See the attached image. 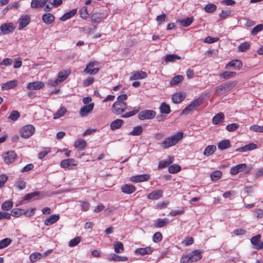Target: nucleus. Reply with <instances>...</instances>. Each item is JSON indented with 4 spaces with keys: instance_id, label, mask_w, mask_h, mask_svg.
<instances>
[{
    "instance_id": "obj_1",
    "label": "nucleus",
    "mask_w": 263,
    "mask_h": 263,
    "mask_svg": "<svg viewBox=\"0 0 263 263\" xmlns=\"http://www.w3.org/2000/svg\"><path fill=\"white\" fill-rule=\"evenodd\" d=\"M183 135L182 132H178L176 134L163 140L161 143V146L164 149H166L175 145L183 138Z\"/></svg>"
},
{
    "instance_id": "obj_2",
    "label": "nucleus",
    "mask_w": 263,
    "mask_h": 263,
    "mask_svg": "<svg viewBox=\"0 0 263 263\" xmlns=\"http://www.w3.org/2000/svg\"><path fill=\"white\" fill-rule=\"evenodd\" d=\"M201 253V251L200 250H196L187 255L183 256L180 259V262L181 263H192L199 260L202 257Z\"/></svg>"
},
{
    "instance_id": "obj_3",
    "label": "nucleus",
    "mask_w": 263,
    "mask_h": 263,
    "mask_svg": "<svg viewBox=\"0 0 263 263\" xmlns=\"http://www.w3.org/2000/svg\"><path fill=\"white\" fill-rule=\"evenodd\" d=\"M237 81H228L223 83L216 87V90L219 95L224 94L231 90L235 86Z\"/></svg>"
},
{
    "instance_id": "obj_4",
    "label": "nucleus",
    "mask_w": 263,
    "mask_h": 263,
    "mask_svg": "<svg viewBox=\"0 0 263 263\" xmlns=\"http://www.w3.org/2000/svg\"><path fill=\"white\" fill-rule=\"evenodd\" d=\"M203 97H199L194 100L183 110H182L181 115H188L190 112L194 110L196 108L201 105L203 102Z\"/></svg>"
},
{
    "instance_id": "obj_5",
    "label": "nucleus",
    "mask_w": 263,
    "mask_h": 263,
    "mask_svg": "<svg viewBox=\"0 0 263 263\" xmlns=\"http://www.w3.org/2000/svg\"><path fill=\"white\" fill-rule=\"evenodd\" d=\"M113 112L117 115H122L127 109V104L122 101H116L112 105Z\"/></svg>"
},
{
    "instance_id": "obj_6",
    "label": "nucleus",
    "mask_w": 263,
    "mask_h": 263,
    "mask_svg": "<svg viewBox=\"0 0 263 263\" xmlns=\"http://www.w3.org/2000/svg\"><path fill=\"white\" fill-rule=\"evenodd\" d=\"M35 132V128L32 125L24 126L20 131L21 136L25 138H28L32 136Z\"/></svg>"
},
{
    "instance_id": "obj_7",
    "label": "nucleus",
    "mask_w": 263,
    "mask_h": 263,
    "mask_svg": "<svg viewBox=\"0 0 263 263\" xmlns=\"http://www.w3.org/2000/svg\"><path fill=\"white\" fill-rule=\"evenodd\" d=\"M155 116V111L152 110H144L140 112L138 115V118L140 120L152 119H153Z\"/></svg>"
},
{
    "instance_id": "obj_8",
    "label": "nucleus",
    "mask_w": 263,
    "mask_h": 263,
    "mask_svg": "<svg viewBox=\"0 0 263 263\" xmlns=\"http://www.w3.org/2000/svg\"><path fill=\"white\" fill-rule=\"evenodd\" d=\"M14 28L15 27L12 23L4 24L0 27V30L3 34H8L12 32Z\"/></svg>"
},
{
    "instance_id": "obj_9",
    "label": "nucleus",
    "mask_w": 263,
    "mask_h": 263,
    "mask_svg": "<svg viewBox=\"0 0 263 263\" xmlns=\"http://www.w3.org/2000/svg\"><path fill=\"white\" fill-rule=\"evenodd\" d=\"M16 155L13 151H9L4 155V160L7 164L13 163L16 159Z\"/></svg>"
},
{
    "instance_id": "obj_10",
    "label": "nucleus",
    "mask_w": 263,
    "mask_h": 263,
    "mask_svg": "<svg viewBox=\"0 0 263 263\" xmlns=\"http://www.w3.org/2000/svg\"><path fill=\"white\" fill-rule=\"evenodd\" d=\"M242 66L241 62L238 60H234L230 62L225 67L226 69H229L233 68V69H240Z\"/></svg>"
},
{
    "instance_id": "obj_11",
    "label": "nucleus",
    "mask_w": 263,
    "mask_h": 263,
    "mask_svg": "<svg viewBox=\"0 0 263 263\" xmlns=\"http://www.w3.org/2000/svg\"><path fill=\"white\" fill-rule=\"evenodd\" d=\"M147 74L145 72L142 71H133L130 77V80H135L139 79H145L147 77Z\"/></svg>"
},
{
    "instance_id": "obj_12",
    "label": "nucleus",
    "mask_w": 263,
    "mask_h": 263,
    "mask_svg": "<svg viewBox=\"0 0 263 263\" xmlns=\"http://www.w3.org/2000/svg\"><path fill=\"white\" fill-rule=\"evenodd\" d=\"M94 107L93 103H90L82 107L80 111V114L82 117L86 116L91 112Z\"/></svg>"
},
{
    "instance_id": "obj_13",
    "label": "nucleus",
    "mask_w": 263,
    "mask_h": 263,
    "mask_svg": "<svg viewBox=\"0 0 263 263\" xmlns=\"http://www.w3.org/2000/svg\"><path fill=\"white\" fill-rule=\"evenodd\" d=\"M60 165L62 168L71 169L72 166L76 165V163L74 159H67L62 161Z\"/></svg>"
},
{
    "instance_id": "obj_14",
    "label": "nucleus",
    "mask_w": 263,
    "mask_h": 263,
    "mask_svg": "<svg viewBox=\"0 0 263 263\" xmlns=\"http://www.w3.org/2000/svg\"><path fill=\"white\" fill-rule=\"evenodd\" d=\"M44 83L42 82L36 81L29 83L27 88L29 90H38L44 87Z\"/></svg>"
},
{
    "instance_id": "obj_15",
    "label": "nucleus",
    "mask_w": 263,
    "mask_h": 263,
    "mask_svg": "<svg viewBox=\"0 0 263 263\" xmlns=\"http://www.w3.org/2000/svg\"><path fill=\"white\" fill-rule=\"evenodd\" d=\"M30 17L28 15H23L22 16L19 20V27L18 29L21 30L27 26L30 22Z\"/></svg>"
},
{
    "instance_id": "obj_16",
    "label": "nucleus",
    "mask_w": 263,
    "mask_h": 263,
    "mask_svg": "<svg viewBox=\"0 0 263 263\" xmlns=\"http://www.w3.org/2000/svg\"><path fill=\"white\" fill-rule=\"evenodd\" d=\"M48 1V0H32L30 6L33 9L43 8Z\"/></svg>"
},
{
    "instance_id": "obj_17",
    "label": "nucleus",
    "mask_w": 263,
    "mask_h": 263,
    "mask_svg": "<svg viewBox=\"0 0 263 263\" xmlns=\"http://www.w3.org/2000/svg\"><path fill=\"white\" fill-rule=\"evenodd\" d=\"M163 196V191L161 190H155L147 196V198L151 200H156L160 198Z\"/></svg>"
},
{
    "instance_id": "obj_18",
    "label": "nucleus",
    "mask_w": 263,
    "mask_h": 263,
    "mask_svg": "<svg viewBox=\"0 0 263 263\" xmlns=\"http://www.w3.org/2000/svg\"><path fill=\"white\" fill-rule=\"evenodd\" d=\"M106 17V15L103 12L94 13L91 15V20L92 22L99 23Z\"/></svg>"
},
{
    "instance_id": "obj_19",
    "label": "nucleus",
    "mask_w": 263,
    "mask_h": 263,
    "mask_svg": "<svg viewBox=\"0 0 263 263\" xmlns=\"http://www.w3.org/2000/svg\"><path fill=\"white\" fill-rule=\"evenodd\" d=\"M185 95L182 92H177L173 95L172 97V101L176 104H179L184 100Z\"/></svg>"
},
{
    "instance_id": "obj_20",
    "label": "nucleus",
    "mask_w": 263,
    "mask_h": 263,
    "mask_svg": "<svg viewBox=\"0 0 263 263\" xmlns=\"http://www.w3.org/2000/svg\"><path fill=\"white\" fill-rule=\"evenodd\" d=\"M247 165L245 163L238 164L231 168L230 173L231 175H234L239 172L243 171L247 168Z\"/></svg>"
},
{
    "instance_id": "obj_21",
    "label": "nucleus",
    "mask_w": 263,
    "mask_h": 263,
    "mask_svg": "<svg viewBox=\"0 0 263 263\" xmlns=\"http://www.w3.org/2000/svg\"><path fill=\"white\" fill-rule=\"evenodd\" d=\"M149 178L150 177L148 175L142 174L132 177L131 180L134 182H140L147 181Z\"/></svg>"
},
{
    "instance_id": "obj_22",
    "label": "nucleus",
    "mask_w": 263,
    "mask_h": 263,
    "mask_svg": "<svg viewBox=\"0 0 263 263\" xmlns=\"http://www.w3.org/2000/svg\"><path fill=\"white\" fill-rule=\"evenodd\" d=\"M154 251V248L151 247H147L145 248H139L136 250L135 253L139 254L142 255L146 254H150Z\"/></svg>"
},
{
    "instance_id": "obj_23",
    "label": "nucleus",
    "mask_w": 263,
    "mask_h": 263,
    "mask_svg": "<svg viewBox=\"0 0 263 263\" xmlns=\"http://www.w3.org/2000/svg\"><path fill=\"white\" fill-rule=\"evenodd\" d=\"M60 219L59 215H50L48 218H46L44 221V224L46 226H50L54 223H55L57 221H58Z\"/></svg>"
},
{
    "instance_id": "obj_24",
    "label": "nucleus",
    "mask_w": 263,
    "mask_h": 263,
    "mask_svg": "<svg viewBox=\"0 0 263 263\" xmlns=\"http://www.w3.org/2000/svg\"><path fill=\"white\" fill-rule=\"evenodd\" d=\"M257 148V145L253 143H251L247 145H245L243 147H239L236 149V151L239 152H246L249 151H252L255 149Z\"/></svg>"
},
{
    "instance_id": "obj_25",
    "label": "nucleus",
    "mask_w": 263,
    "mask_h": 263,
    "mask_svg": "<svg viewBox=\"0 0 263 263\" xmlns=\"http://www.w3.org/2000/svg\"><path fill=\"white\" fill-rule=\"evenodd\" d=\"M95 64V62H90L87 66L84 71L87 73L91 74H95L98 72L99 69L98 68H95L91 69V67H93Z\"/></svg>"
},
{
    "instance_id": "obj_26",
    "label": "nucleus",
    "mask_w": 263,
    "mask_h": 263,
    "mask_svg": "<svg viewBox=\"0 0 263 263\" xmlns=\"http://www.w3.org/2000/svg\"><path fill=\"white\" fill-rule=\"evenodd\" d=\"M54 20V15L49 13H45L42 16L43 22L48 25L53 23Z\"/></svg>"
},
{
    "instance_id": "obj_27",
    "label": "nucleus",
    "mask_w": 263,
    "mask_h": 263,
    "mask_svg": "<svg viewBox=\"0 0 263 263\" xmlns=\"http://www.w3.org/2000/svg\"><path fill=\"white\" fill-rule=\"evenodd\" d=\"M123 122L124 121L121 119H116L111 122L110 124V128L113 131L119 129L121 127Z\"/></svg>"
},
{
    "instance_id": "obj_28",
    "label": "nucleus",
    "mask_w": 263,
    "mask_h": 263,
    "mask_svg": "<svg viewBox=\"0 0 263 263\" xmlns=\"http://www.w3.org/2000/svg\"><path fill=\"white\" fill-rule=\"evenodd\" d=\"M173 161L174 158L172 157H168L166 160L161 161L158 164V169L161 170L167 167L172 163Z\"/></svg>"
},
{
    "instance_id": "obj_29",
    "label": "nucleus",
    "mask_w": 263,
    "mask_h": 263,
    "mask_svg": "<svg viewBox=\"0 0 263 263\" xmlns=\"http://www.w3.org/2000/svg\"><path fill=\"white\" fill-rule=\"evenodd\" d=\"M17 84V81L16 80H12L8 81L6 83L2 84V89L3 90H8L9 89L14 88Z\"/></svg>"
},
{
    "instance_id": "obj_30",
    "label": "nucleus",
    "mask_w": 263,
    "mask_h": 263,
    "mask_svg": "<svg viewBox=\"0 0 263 263\" xmlns=\"http://www.w3.org/2000/svg\"><path fill=\"white\" fill-rule=\"evenodd\" d=\"M193 17H187L182 20H179L177 21V23L181 26L186 27L189 26L193 22Z\"/></svg>"
},
{
    "instance_id": "obj_31",
    "label": "nucleus",
    "mask_w": 263,
    "mask_h": 263,
    "mask_svg": "<svg viewBox=\"0 0 263 263\" xmlns=\"http://www.w3.org/2000/svg\"><path fill=\"white\" fill-rule=\"evenodd\" d=\"M122 192L125 194H132L134 193L135 190V187L131 184H125L121 187Z\"/></svg>"
},
{
    "instance_id": "obj_32",
    "label": "nucleus",
    "mask_w": 263,
    "mask_h": 263,
    "mask_svg": "<svg viewBox=\"0 0 263 263\" xmlns=\"http://www.w3.org/2000/svg\"><path fill=\"white\" fill-rule=\"evenodd\" d=\"M77 12V9H73L70 11L65 13L61 18L60 21H65L73 16Z\"/></svg>"
},
{
    "instance_id": "obj_33",
    "label": "nucleus",
    "mask_w": 263,
    "mask_h": 263,
    "mask_svg": "<svg viewBox=\"0 0 263 263\" xmlns=\"http://www.w3.org/2000/svg\"><path fill=\"white\" fill-rule=\"evenodd\" d=\"M224 116L222 112H220L215 115L212 120L213 123L215 125L218 124L223 122Z\"/></svg>"
},
{
    "instance_id": "obj_34",
    "label": "nucleus",
    "mask_w": 263,
    "mask_h": 263,
    "mask_svg": "<svg viewBox=\"0 0 263 263\" xmlns=\"http://www.w3.org/2000/svg\"><path fill=\"white\" fill-rule=\"evenodd\" d=\"M217 146L218 149L224 150L231 146L230 142L229 140H222L218 143Z\"/></svg>"
},
{
    "instance_id": "obj_35",
    "label": "nucleus",
    "mask_w": 263,
    "mask_h": 263,
    "mask_svg": "<svg viewBox=\"0 0 263 263\" xmlns=\"http://www.w3.org/2000/svg\"><path fill=\"white\" fill-rule=\"evenodd\" d=\"M143 133V128L141 126H137L133 128L132 131L129 132L128 135L132 136H140Z\"/></svg>"
},
{
    "instance_id": "obj_36",
    "label": "nucleus",
    "mask_w": 263,
    "mask_h": 263,
    "mask_svg": "<svg viewBox=\"0 0 263 263\" xmlns=\"http://www.w3.org/2000/svg\"><path fill=\"white\" fill-rule=\"evenodd\" d=\"M216 150V146L214 145H209L206 146L203 152V155L209 156L213 154Z\"/></svg>"
},
{
    "instance_id": "obj_37",
    "label": "nucleus",
    "mask_w": 263,
    "mask_h": 263,
    "mask_svg": "<svg viewBox=\"0 0 263 263\" xmlns=\"http://www.w3.org/2000/svg\"><path fill=\"white\" fill-rule=\"evenodd\" d=\"M140 110V107H139V106L135 107L134 108V109L132 111L125 113L124 114H123L121 116V117L126 118H129V117L134 116L135 115H136L138 112H139Z\"/></svg>"
},
{
    "instance_id": "obj_38",
    "label": "nucleus",
    "mask_w": 263,
    "mask_h": 263,
    "mask_svg": "<svg viewBox=\"0 0 263 263\" xmlns=\"http://www.w3.org/2000/svg\"><path fill=\"white\" fill-rule=\"evenodd\" d=\"M160 111L162 114H168L171 112L170 106L165 102L162 103L160 107Z\"/></svg>"
},
{
    "instance_id": "obj_39",
    "label": "nucleus",
    "mask_w": 263,
    "mask_h": 263,
    "mask_svg": "<svg viewBox=\"0 0 263 263\" xmlns=\"http://www.w3.org/2000/svg\"><path fill=\"white\" fill-rule=\"evenodd\" d=\"M109 259L116 261H123L127 260V257L126 256H120L115 254H112L109 256Z\"/></svg>"
},
{
    "instance_id": "obj_40",
    "label": "nucleus",
    "mask_w": 263,
    "mask_h": 263,
    "mask_svg": "<svg viewBox=\"0 0 263 263\" xmlns=\"http://www.w3.org/2000/svg\"><path fill=\"white\" fill-rule=\"evenodd\" d=\"M180 59V57L176 54H167L165 57L164 61L166 63L173 62Z\"/></svg>"
},
{
    "instance_id": "obj_41",
    "label": "nucleus",
    "mask_w": 263,
    "mask_h": 263,
    "mask_svg": "<svg viewBox=\"0 0 263 263\" xmlns=\"http://www.w3.org/2000/svg\"><path fill=\"white\" fill-rule=\"evenodd\" d=\"M183 80V77L181 75H177L174 77L171 81L170 82V84L172 86L177 85L182 82Z\"/></svg>"
},
{
    "instance_id": "obj_42",
    "label": "nucleus",
    "mask_w": 263,
    "mask_h": 263,
    "mask_svg": "<svg viewBox=\"0 0 263 263\" xmlns=\"http://www.w3.org/2000/svg\"><path fill=\"white\" fill-rule=\"evenodd\" d=\"M260 238L261 235L258 234L253 237L251 239V242L256 249H257V246H259V243L260 242Z\"/></svg>"
},
{
    "instance_id": "obj_43",
    "label": "nucleus",
    "mask_w": 263,
    "mask_h": 263,
    "mask_svg": "<svg viewBox=\"0 0 263 263\" xmlns=\"http://www.w3.org/2000/svg\"><path fill=\"white\" fill-rule=\"evenodd\" d=\"M169 222V219L165 218L164 219H158L155 224V227L157 228H162Z\"/></svg>"
},
{
    "instance_id": "obj_44",
    "label": "nucleus",
    "mask_w": 263,
    "mask_h": 263,
    "mask_svg": "<svg viewBox=\"0 0 263 263\" xmlns=\"http://www.w3.org/2000/svg\"><path fill=\"white\" fill-rule=\"evenodd\" d=\"M236 74V72L233 71H224L221 73L220 76L224 79H229L234 77Z\"/></svg>"
},
{
    "instance_id": "obj_45",
    "label": "nucleus",
    "mask_w": 263,
    "mask_h": 263,
    "mask_svg": "<svg viewBox=\"0 0 263 263\" xmlns=\"http://www.w3.org/2000/svg\"><path fill=\"white\" fill-rule=\"evenodd\" d=\"M68 73L65 70H61L58 74L57 78L58 81L60 83L64 81L68 77Z\"/></svg>"
},
{
    "instance_id": "obj_46",
    "label": "nucleus",
    "mask_w": 263,
    "mask_h": 263,
    "mask_svg": "<svg viewBox=\"0 0 263 263\" xmlns=\"http://www.w3.org/2000/svg\"><path fill=\"white\" fill-rule=\"evenodd\" d=\"M40 195V192H34L30 193H28L26 194L23 199V201L27 200L29 201L32 198H34L36 197H37Z\"/></svg>"
},
{
    "instance_id": "obj_47",
    "label": "nucleus",
    "mask_w": 263,
    "mask_h": 263,
    "mask_svg": "<svg viewBox=\"0 0 263 263\" xmlns=\"http://www.w3.org/2000/svg\"><path fill=\"white\" fill-rule=\"evenodd\" d=\"M216 9L217 6L213 4H208L204 7V10L207 13H213Z\"/></svg>"
},
{
    "instance_id": "obj_48",
    "label": "nucleus",
    "mask_w": 263,
    "mask_h": 263,
    "mask_svg": "<svg viewBox=\"0 0 263 263\" xmlns=\"http://www.w3.org/2000/svg\"><path fill=\"white\" fill-rule=\"evenodd\" d=\"M181 170V167L178 164H173L169 166L168 172L170 173L174 174L179 172Z\"/></svg>"
},
{
    "instance_id": "obj_49",
    "label": "nucleus",
    "mask_w": 263,
    "mask_h": 263,
    "mask_svg": "<svg viewBox=\"0 0 263 263\" xmlns=\"http://www.w3.org/2000/svg\"><path fill=\"white\" fill-rule=\"evenodd\" d=\"M250 48V44L248 42H243L238 46V50L240 52H246Z\"/></svg>"
},
{
    "instance_id": "obj_50",
    "label": "nucleus",
    "mask_w": 263,
    "mask_h": 263,
    "mask_svg": "<svg viewBox=\"0 0 263 263\" xmlns=\"http://www.w3.org/2000/svg\"><path fill=\"white\" fill-rule=\"evenodd\" d=\"M67 110L64 107H61L54 114V119H58L64 116Z\"/></svg>"
},
{
    "instance_id": "obj_51",
    "label": "nucleus",
    "mask_w": 263,
    "mask_h": 263,
    "mask_svg": "<svg viewBox=\"0 0 263 263\" xmlns=\"http://www.w3.org/2000/svg\"><path fill=\"white\" fill-rule=\"evenodd\" d=\"M11 242L10 238H4L0 241V249L5 248L8 246Z\"/></svg>"
},
{
    "instance_id": "obj_52",
    "label": "nucleus",
    "mask_w": 263,
    "mask_h": 263,
    "mask_svg": "<svg viewBox=\"0 0 263 263\" xmlns=\"http://www.w3.org/2000/svg\"><path fill=\"white\" fill-rule=\"evenodd\" d=\"M222 173L220 171H216L211 174V178L213 181H216L221 177Z\"/></svg>"
},
{
    "instance_id": "obj_53",
    "label": "nucleus",
    "mask_w": 263,
    "mask_h": 263,
    "mask_svg": "<svg viewBox=\"0 0 263 263\" xmlns=\"http://www.w3.org/2000/svg\"><path fill=\"white\" fill-rule=\"evenodd\" d=\"M114 250L116 253H120V250H124V246L123 243L120 241L116 242L114 245Z\"/></svg>"
},
{
    "instance_id": "obj_54",
    "label": "nucleus",
    "mask_w": 263,
    "mask_h": 263,
    "mask_svg": "<svg viewBox=\"0 0 263 263\" xmlns=\"http://www.w3.org/2000/svg\"><path fill=\"white\" fill-rule=\"evenodd\" d=\"M86 146V142L84 140H79L75 142V146L76 147L82 149L84 148Z\"/></svg>"
},
{
    "instance_id": "obj_55",
    "label": "nucleus",
    "mask_w": 263,
    "mask_h": 263,
    "mask_svg": "<svg viewBox=\"0 0 263 263\" xmlns=\"http://www.w3.org/2000/svg\"><path fill=\"white\" fill-rule=\"evenodd\" d=\"M13 206V203L11 201H6L3 203L2 209L4 211H8L11 209Z\"/></svg>"
},
{
    "instance_id": "obj_56",
    "label": "nucleus",
    "mask_w": 263,
    "mask_h": 263,
    "mask_svg": "<svg viewBox=\"0 0 263 263\" xmlns=\"http://www.w3.org/2000/svg\"><path fill=\"white\" fill-rule=\"evenodd\" d=\"M81 17L83 19H87L89 16L86 7H83L80 10Z\"/></svg>"
},
{
    "instance_id": "obj_57",
    "label": "nucleus",
    "mask_w": 263,
    "mask_h": 263,
    "mask_svg": "<svg viewBox=\"0 0 263 263\" xmlns=\"http://www.w3.org/2000/svg\"><path fill=\"white\" fill-rule=\"evenodd\" d=\"M81 240V237L78 236L71 239L69 242L68 246L70 247H73L79 244Z\"/></svg>"
},
{
    "instance_id": "obj_58",
    "label": "nucleus",
    "mask_w": 263,
    "mask_h": 263,
    "mask_svg": "<svg viewBox=\"0 0 263 263\" xmlns=\"http://www.w3.org/2000/svg\"><path fill=\"white\" fill-rule=\"evenodd\" d=\"M263 29V25L259 24L255 26L252 30L251 33L253 35H256L259 32L261 31Z\"/></svg>"
},
{
    "instance_id": "obj_59",
    "label": "nucleus",
    "mask_w": 263,
    "mask_h": 263,
    "mask_svg": "<svg viewBox=\"0 0 263 263\" xmlns=\"http://www.w3.org/2000/svg\"><path fill=\"white\" fill-rule=\"evenodd\" d=\"M42 257V255L39 253H33L30 255L29 258L31 261L35 262L40 259Z\"/></svg>"
},
{
    "instance_id": "obj_60",
    "label": "nucleus",
    "mask_w": 263,
    "mask_h": 263,
    "mask_svg": "<svg viewBox=\"0 0 263 263\" xmlns=\"http://www.w3.org/2000/svg\"><path fill=\"white\" fill-rule=\"evenodd\" d=\"M239 126V125L237 123H232L226 126V129L229 132H233L237 129Z\"/></svg>"
},
{
    "instance_id": "obj_61",
    "label": "nucleus",
    "mask_w": 263,
    "mask_h": 263,
    "mask_svg": "<svg viewBox=\"0 0 263 263\" xmlns=\"http://www.w3.org/2000/svg\"><path fill=\"white\" fill-rule=\"evenodd\" d=\"M162 236L160 232L155 233L153 236V241L156 243L159 242L162 240Z\"/></svg>"
},
{
    "instance_id": "obj_62",
    "label": "nucleus",
    "mask_w": 263,
    "mask_h": 263,
    "mask_svg": "<svg viewBox=\"0 0 263 263\" xmlns=\"http://www.w3.org/2000/svg\"><path fill=\"white\" fill-rule=\"evenodd\" d=\"M20 117V114L17 110L12 111L9 116V118L12 121L16 120Z\"/></svg>"
},
{
    "instance_id": "obj_63",
    "label": "nucleus",
    "mask_w": 263,
    "mask_h": 263,
    "mask_svg": "<svg viewBox=\"0 0 263 263\" xmlns=\"http://www.w3.org/2000/svg\"><path fill=\"white\" fill-rule=\"evenodd\" d=\"M231 15L230 10H222L221 12L219 14V16L221 20H224L227 17Z\"/></svg>"
},
{
    "instance_id": "obj_64",
    "label": "nucleus",
    "mask_w": 263,
    "mask_h": 263,
    "mask_svg": "<svg viewBox=\"0 0 263 263\" xmlns=\"http://www.w3.org/2000/svg\"><path fill=\"white\" fill-rule=\"evenodd\" d=\"M23 212H24V210L22 209H13L10 214L15 217H18L23 214Z\"/></svg>"
}]
</instances>
